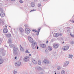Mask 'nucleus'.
Returning <instances> with one entry per match:
<instances>
[{
    "instance_id": "49",
    "label": "nucleus",
    "mask_w": 74,
    "mask_h": 74,
    "mask_svg": "<svg viewBox=\"0 0 74 74\" xmlns=\"http://www.w3.org/2000/svg\"><path fill=\"white\" fill-rule=\"evenodd\" d=\"M5 26L6 27H7V26L5 25Z\"/></svg>"
},
{
    "instance_id": "40",
    "label": "nucleus",
    "mask_w": 74,
    "mask_h": 74,
    "mask_svg": "<svg viewBox=\"0 0 74 74\" xmlns=\"http://www.w3.org/2000/svg\"><path fill=\"white\" fill-rule=\"evenodd\" d=\"M16 58H17V57H16V56L15 57V58L14 59H16Z\"/></svg>"
},
{
    "instance_id": "28",
    "label": "nucleus",
    "mask_w": 74,
    "mask_h": 74,
    "mask_svg": "<svg viewBox=\"0 0 74 74\" xmlns=\"http://www.w3.org/2000/svg\"><path fill=\"white\" fill-rule=\"evenodd\" d=\"M25 53H30V52L28 51V50L27 49L25 51Z\"/></svg>"
},
{
    "instance_id": "34",
    "label": "nucleus",
    "mask_w": 74,
    "mask_h": 74,
    "mask_svg": "<svg viewBox=\"0 0 74 74\" xmlns=\"http://www.w3.org/2000/svg\"><path fill=\"white\" fill-rule=\"evenodd\" d=\"M35 11V10H31L30 12H32V11Z\"/></svg>"
},
{
    "instance_id": "45",
    "label": "nucleus",
    "mask_w": 74,
    "mask_h": 74,
    "mask_svg": "<svg viewBox=\"0 0 74 74\" xmlns=\"http://www.w3.org/2000/svg\"><path fill=\"white\" fill-rule=\"evenodd\" d=\"M29 56H31V54H29Z\"/></svg>"
},
{
    "instance_id": "10",
    "label": "nucleus",
    "mask_w": 74,
    "mask_h": 74,
    "mask_svg": "<svg viewBox=\"0 0 74 74\" xmlns=\"http://www.w3.org/2000/svg\"><path fill=\"white\" fill-rule=\"evenodd\" d=\"M21 63L20 62H17L15 64L16 66H19Z\"/></svg>"
},
{
    "instance_id": "30",
    "label": "nucleus",
    "mask_w": 74,
    "mask_h": 74,
    "mask_svg": "<svg viewBox=\"0 0 74 74\" xmlns=\"http://www.w3.org/2000/svg\"><path fill=\"white\" fill-rule=\"evenodd\" d=\"M57 69L58 70H60V66H58Z\"/></svg>"
},
{
    "instance_id": "51",
    "label": "nucleus",
    "mask_w": 74,
    "mask_h": 74,
    "mask_svg": "<svg viewBox=\"0 0 74 74\" xmlns=\"http://www.w3.org/2000/svg\"><path fill=\"white\" fill-rule=\"evenodd\" d=\"M43 1L44 0H43Z\"/></svg>"
},
{
    "instance_id": "41",
    "label": "nucleus",
    "mask_w": 74,
    "mask_h": 74,
    "mask_svg": "<svg viewBox=\"0 0 74 74\" xmlns=\"http://www.w3.org/2000/svg\"><path fill=\"white\" fill-rule=\"evenodd\" d=\"M72 23H74V21H72Z\"/></svg>"
},
{
    "instance_id": "50",
    "label": "nucleus",
    "mask_w": 74,
    "mask_h": 74,
    "mask_svg": "<svg viewBox=\"0 0 74 74\" xmlns=\"http://www.w3.org/2000/svg\"><path fill=\"white\" fill-rule=\"evenodd\" d=\"M55 74H56V73H55Z\"/></svg>"
},
{
    "instance_id": "36",
    "label": "nucleus",
    "mask_w": 74,
    "mask_h": 74,
    "mask_svg": "<svg viewBox=\"0 0 74 74\" xmlns=\"http://www.w3.org/2000/svg\"><path fill=\"white\" fill-rule=\"evenodd\" d=\"M14 74H15V73H16V71H14Z\"/></svg>"
},
{
    "instance_id": "33",
    "label": "nucleus",
    "mask_w": 74,
    "mask_h": 74,
    "mask_svg": "<svg viewBox=\"0 0 74 74\" xmlns=\"http://www.w3.org/2000/svg\"><path fill=\"white\" fill-rule=\"evenodd\" d=\"M20 3H23V1H22V0H20Z\"/></svg>"
},
{
    "instance_id": "6",
    "label": "nucleus",
    "mask_w": 74,
    "mask_h": 74,
    "mask_svg": "<svg viewBox=\"0 0 74 74\" xmlns=\"http://www.w3.org/2000/svg\"><path fill=\"white\" fill-rule=\"evenodd\" d=\"M59 34L58 33H55L53 34L54 37H59Z\"/></svg>"
},
{
    "instance_id": "16",
    "label": "nucleus",
    "mask_w": 74,
    "mask_h": 74,
    "mask_svg": "<svg viewBox=\"0 0 74 74\" xmlns=\"http://www.w3.org/2000/svg\"><path fill=\"white\" fill-rule=\"evenodd\" d=\"M40 47H42V48H45L46 47L45 45L44 44H42L40 45Z\"/></svg>"
},
{
    "instance_id": "42",
    "label": "nucleus",
    "mask_w": 74,
    "mask_h": 74,
    "mask_svg": "<svg viewBox=\"0 0 74 74\" xmlns=\"http://www.w3.org/2000/svg\"><path fill=\"white\" fill-rule=\"evenodd\" d=\"M34 0V1H37V0Z\"/></svg>"
},
{
    "instance_id": "23",
    "label": "nucleus",
    "mask_w": 74,
    "mask_h": 74,
    "mask_svg": "<svg viewBox=\"0 0 74 74\" xmlns=\"http://www.w3.org/2000/svg\"><path fill=\"white\" fill-rule=\"evenodd\" d=\"M38 64H39V65L41 64V61H40V60H39L38 61Z\"/></svg>"
},
{
    "instance_id": "19",
    "label": "nucleus",
    "mask_w": 74,
    "mask_h": 74,
    "mask_svg": "<svg viewBox=\"0 0 74 74\" xmlns=\"http://www.w3.org/2000/svg\"><path fill=\"white\" fill-rule=\"evenodd\" d=\"M11 36V35L10 34H8L6 35V36L8 38L10 37Z\"/></svg>"
},
{
    "instance_id": "46",
    "label": "nucleus",
    "mask_w": 74,
    "mask_h": 74,
    "mask_svg": "<svg viewBox=\"0 0 74 74\" xmlns=\"http://www.w3.org/2000/svg\"><path fill=\"white\" fill-rule=\"evenodd\" d=\"M37 49H38V47H37Z\"/></svg>"
},
{
    "instance_id": "17",
    "label": "nucleus",
    "mask_w": 74,
    "mask_h": 74,
    "mask_svg": "<svg viewBox=\"0 0 74 74\" xmlns=\"http://www.w3.org/2000/svg\"><path fill=\"white\" fill-rule=\"evenodd\" d=\"M48 49L49 50V51H51L52 50V47H50V46H49L48 47Z\"/></svg>"
},
{
    "instance_id": "29",
    "label": "nucleus",
    "mask_w": 74,
    "mask_h": 74,
    "mask_svg": "<svg viewBox=\"0 0 74 74\" xmlns=\"http://www.w3.org/2000/svg\"><path fill=\"white\" fill-rule=\"evenodd\" d=\"M41 5V4L40 3H39L38 5V7H40Z\"/></svg>"
},
{
    "instance_id": "38",
    "label": "nucleus",
    "mask_w": 74,
    "mask_h": 74,
    "mask_svg": "<svg viewBox=\"0 0 74 74\" xmlns=\"http://www.w3.org/2000/svg\"><path fill=\"white\" fill-rule=\"evenodd\" d=\"M2 10H3V9H2V8H1L0 9V11H2Z\"/></svg>"
},
{
    "instance_id": "48",
    "label": "nucleus",
    "mask_w": 74,
    "mask_h": 74,
    "mask_svg": "<svg viewBox=\"0 0 74 74\" xmlns=\"http://www.w3.org/2000/svg\"><path fill=\"white\" fill-rule=\"evenodd\" d=\"M46 42H47V43H48V40H47V41Z\"/></svg>"
},
{
    "instance_id": "35",
    "label": "nucleus",
    "mask_w": 74,
    "mask_h": 74,
    "mask_svg": "<svg viewBox=\"0 0 74 74\" xmlns=\"http://www.w3.org/2000/svg\"><path fill=\"white\" fill-rule=\"evenodd\" d=\"M59 36H62V34H59Z\"/></svg>"
},
{
    "instance_id": "25",
    "label": "nucleus",
    "mask_w": 74,
    "mask_h": 74,
    "mask_svg": "<svg viewBox=\"0 0 74 74\" xmlns=\"http://www.w3.org/2000/svg\"><path fill=\"white\" fill-rule=\"evenodd\" d=\"M69 58H71H71H73V55H69Z\"/></svg>"
},
{
    "instance_id": "5",
    "label": "nucleus",
    "mask_w": 74,
    "mask_h": 74,
    "mask_svg": "<svg viewBox=\"0 0 74 74\" xmlns=\"http://www.w3.org/2000/svg\"><path fill=\"white\" fill-rule=\"evenodd\" d=\"M53 48H55V49H56L59 47V45L58 44H54L53 45Z\"/></svg>"
},
{
    "instance_id": "1",
    "label": "nucleus",
    "mask_w": 74,
    "mask_h": 74,
    "mask_svg": "<svg viewBox=\"0 0 74 74\" xmlns=\"http://www.w3.org/2000/svg\"><path fill=\"white\" fill-rule=\"evenodd\" d=\"M69 49V46H65L63 47L62 49L64 51H67Z\"/></svg>"
},
{
    "instance_id": "15",
    "label": "nucleus",
    "mask_w": 74,
    "mask_h": 74,
    "mask_svg": "<svg viewBox=\"0 0 74 74\" xmlns=\"http://www.w3.org/2000/svg\"><path fill=\"white\" fill-rule=\"evenodd\" d=\"M41 29V28L40 27L38 29V30L36 34L37 36L39 34V32H40V31Z\"/></svg>"
},
{
    "instance_id": "44",
    "label": "nucleus",
    "mask_w": 74,
    "mask_h": 74,
    "mask_svg": "<svg viewBox=\"0 0 74 74\" xmlns=\"http://www.w3.org/2000/svg\"><path fill=\"white\" fill-rule=\"evenodd\" d=\"M11 1H15V0H11Z\"/></svg>"
},
{
    "instance_id": "13",
    "label": "nucleus",
    "mask_w": 74,
    "mask_h": 74,
    "mask_svg": "<svg viewBox=\"0 0 74 74\" xmlns=\"http://www.w3.org/2000/svg\"><path fill=\"white\" fill-rule=\"evenodd\" d=\"M43 62L44 63H47V64H48L49 63V61L47 60H43Z\"/></svg>"
},
{
    "instance_id": "18",
    "label": "nucleus",
    "mask_w": 74,
    "mask_h": 74,
    "mask_svg": "<svg viewBox=\"0 0 74 74\" xmlns=\"http://www.w3.org/2000/svg\"><path fill=\"white\" fill-rule=\"evenodd\" d=\"M8 42L9 43V44H11V43H12L11 39H9L8 41Z\"/></svg>"
},
{
    "instance_id": "47",
    "label": "nucleus",
    "mask_w": 74,
    "mask_h": 74,
    "mask_svg": "<svg viewBox=\"0 0 74 74\" xmlns=\"http://www.w3.org/2000/svg\"><path fill=\"white\" fill-rule=\"evenodd\" d=\"M20 48H21V47H22V46H21V45H20Z\"/></svg>"
},
{
    "instance_id": "39",
    "label": "nucleus",
    "mask_w": 74,
    "mask_h": 74,
    "mask_svg": "<svg viewBox=\"0 0 74 74\" xmlns=\"http://www.w3.org/2000/svg\"><path fill=\"white\" fill-rule=\"evenodd\" d=\"M1 60V56H0V60Z\"/></svg>"
},
{
    "instance_id": "27",
    "label": "nucleus",
    "mask_w": 74,
    "mask_h": 74,
    "mask_svg": "<svg viewBox=\"0 0 74 74\" xmlns=\"http://www.w3.org/2000/svg\"><path fill=\"white\" fill-rule=\"evenodd\" d=\"M20 30L21 32H23L24 31L23 29H22V28H21L20 29Z\"/></svg>"
},
{
    "instance_id": "24",
    "label": "nucleus",
    "mask_w": 74,
    "mask_h": 74,
    "mask_svg": "<svg viewBox=\"0 0 74 74\" xmlns=\"http://www.w3.org/2000/svg\"><path fill=\"white\" fill-rule=\"evenodd\" d=\"M62 74H65V72L64 70H62L61 71Z\"/></svg>"
},
{
    "instance_id": "2",
    "label": "nucleus",
    "mask_w": 74,
    "mask_h": 74,
    "mask_svg": "<svg viewBox=\"0 0 74 74\" xmlns=\"http://www.w3.org/2000/svg\"><path fill=\"white\" fill-rule=\"evenodd\" d=\"M37 42H33L32 45V48L33 49H34V48H36V47H35V45H36V46H37Z\"/></svg>"
},
{
    "instance_id": "12",
    "label": "nucleus",
    "mask_w": 74,
    "mask_h": 74,
    "mask_svg": "<svg viewBox=\"0 0 74 74\" xmlns=\"http://www.w3.org/2000/svg\"><path fill=\"white\" fill-rule=\"evenodd\" d=\"M31 7H34L35 5V3L34 2H32L31 3Z\"/></svg>"
},
{
    "instance_id": "9",
    "label": "nucleus",
    "mask_w": 74,
    "mask_h": 74,
    "mask_svg": "<svg viewBox=\"0 0 74 74\" xmlns=\"http://www.w3.org/2000/svg\"><path fill=\"white\" fill-rule=\"evenodd\" d=\"M69 61L65 62L64 64V67H66V66L69 64Z\"/></svg>"
},
{
    "instance_id": "31",
    "label": "nucleus",
    "mask_w": 74,
    "mask_h": 74,
    "mask_svg": "<svg viewBox=\"0 0 74 74\" xmlns=\"http://www.w3.org/2000/svg\"><path fill=\"white\" fill-rule=\"evenodd\" d=\"M32 31L33 32H37V30H36V29H33L32 30Z\"/></svg>"
},
{
    "instance_id": "26",
    "label": "nucleus",
    "mask_w": 74,
    "mask_h": 74,
    "mask_svg": "<svg viewBox=\"0 0 74 74\" xmlns=\"http://www.w3.org/2000/svg\"><path fill=\"white\" fill-rule=\"evenodd\" d=\"M37 70H38V71H39V70H41V68L40 67H39V68H38L37 69Z\"/></svg>"
},
{
    "instance_id": "22",
    "label": "nucleus",
    "mask_w": 74,
    "mask_h": 74,
    "mask_svg": "<svg viewBox=\"0 0 74 74\" xmlns=\"http://www.w3.org/2000/svg\"><path fill=\"white\" fill-rule=\"evenodd\" d=\"M3 63V60L2 59L0 60V64H2Z\"/></svg>"
},
{
    "instance_id": "43",
    "label": "nucleus",
    "mask_w": 74,
    "mask_h": 74,
    "mask_svg": "<svg viewBox=\"0 0 74 74\" xmlns=\"http://www.w3.org/2000/svg\"><path fill=\"white\" fill-rule=\"evenodd\" d=\"M64 42H62V44H64Z\"/></svg>"
},
{
    "instance_id": "7",
    "label": "nucleus",
    "mask_w": 74,
    "mask_h": 74,
    "mask_svg": "<svg viewBox=\"0 0 74 74\" xmlns=\"http://www.w3.org/2000/svg\"><path fill=\"white\" fill-rule=\"evenodd\" d=\"M18 50V48L17 47H14L13 49L14 53H15V52L17 51Z\"/></svg>"
},
{
    "instance_id": "3",
    "label": "nucleus",
    "mask_w": 74,
    "mask_h": 74,
    "mask_svg": "<svg viewBox=\"0 0 74 74\" xmlns=\"http://www.w3.org/2000/svg\"><path fill=\"white\" fill-rule=\"evenodd\" d=\"M29 58L28 56H26L24 59V62H28L29 60Z\"/></svg>"
},
{
    "instance_id": "11",
    "label": "nucleus",
    "mask_w": 74,
    "mask_h": 74,
    "mask_svg": "<svg viewBox=\"0 0 74 74\" xmlns=\"http://www.w3.org/2000/svg\"><path fill=\"white\" fill-rule=\"evenodd\" d=\"M8 32V29H7V28H5L3 30V32L4 33H7Z\"/></svg>"
},
{
    "instance_id": "21",
    "label": "nucleus",
    "mask_w": 74,
    "mask_h": 74,
    "mask_svg": "<svg viewBox=\"0 0 74 74\" xmlns=\"http://www.w3.org/2000/svg\"><path fill=\"white\" fill-rule=\"evenodd\" d=\"M20 48L21 51L22 52H23L24 51V49H23V47H20Z\"/></svg>"
},
{
    "instance_id": "4",
    "label": "nucleus",
    "mask_w": 74,
    "mask_h": 74,
    "mask_svg": "<svg viewBox=\"0 0 74 74\" xmlns=\"http://www.w3.org/2000/svg\"><path fill=\"white\" fill-rule=\"evenodd\" d=\"M30 32V29L28 28L25 29V33L27 34H29Z\"/></svg>"
},
{
    "instance_id": "14",
    "label": "nucleus",
    "mask_w": 74,
    "mask_h": 74,
    "mask_svg": "<svg viewBox=\"0 0 74 74\" xmlns=\"http://www.w3.org/2000/svg\"><path fill=\"white\" fill-rule=\"evenodd\" d=\"M0 16L2 18H3V17H4L5 16V14L3 12H2L0 14Z\"/></svg>"
},
{
    "instance_id": "37",
    "label": "nucleus",
    "mask_w": 74,
    "mask_h": 74,
    "mask_svg": "<svg viewBox=\"0 0 74 74\" xmlns=\"http://www.w3.org/2000/svg\"><path fill=\"white\" fill-rule=\"evenodd\" d=\"M1 42H2L1 40V39H0V44H1Z\"/></svg>"
},
{
    "instance_id": "8",
    "label": "nucleus",
    "mask_w": 74,
    "mask_h": 74,
    "mask_svg": "<svg viewBox=\"0 0 74 74\" xmlns=\"http://www.w3.org/2000/svg\"><path fill=\"white\" fill-rule=\"evenodd\" d=\"M28 38L29 41H30V42H33L34 41L33 39L31 37H29Z\"/></svg>"
},
{
    "instance_id": "20",
    "label": "nucleus",
    "mask_w": 74,
    "mask_h": 74,
    "mask_svg": "<svg viewBox=\"0 0 74 74\" xmlns=\"http://www.w3.org/2000/svg\"><path fill=\"white\" fill-rule=\"evenodd\" d=\"M32 62L33 63H34V64H37V61H36L35 60H33Z\"/></svg>"
},
{
    "instance_id": "32",
    "label": "nucleus",
    "mask_w": 74,
    "mask_h": 74,
    "mask_svg": "<svg viewBox=\"0 0 74 74\" xmlns=\"http://www.w3.org/2000/svg\"><path fill=\"white\" fill-rule=\"evenodd\" d=\"M10 48H11V47H12V46H13V45H10Z\"/></svg>"
}]
</instances>
